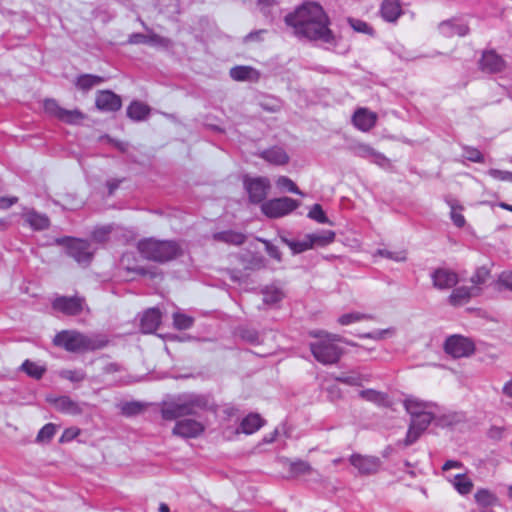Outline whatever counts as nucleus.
<instances>
[{
    "mask_svg": "<svg viewBox=\"0 0 512 512\" xmlns=\"http://www.w3.org/2000/svg\"><path fill=\"white\" fill-rule=\"evenodd\" d=\"M287 25L293 27L295 35L327 44H335V35L329 29V18L323 8L314 2H307L294 13L285 17Z\"/></svg>",
    "mask_w": 512,
    "mask_h": 512,
    "instance_id": "f257e3e1",
    "label": "nucleus"
},
{
    "mask_svg": "<svg viewBox=\"0 0 512 512\" xmlns=\"http://www.w3.org/2000/svg\"><path fill=\"white\" fill-rule=\"evenodd\" d=\"M207 404V399L203 395L184 393L163 402L161 415L165 420H175L184 416H195L199 411L206 409Z\"/></svg>",
    "mask_w": 512,
    "mask_h": 512,
    "instance_id": "f03ea898",
    "label": "nucleus"
},
{
    "mask_svg": "<svg viewBox=\"0 0 512 512\" xmlns=\"http://www.w3.org/2000/svg\"><path fill=\"white\" fill-rule=\"evenodd\" d=\"M137 249L146 260L166 263L183 255L182 245L175 240L145 238L138 242Z\"/></svg>",
    "mask_w": 512,
    "mask_h": 512,
    "instance_id": "7ed1b4c3",
    "label": "nucleus"
},
{
    "mask_svg": "<svg viewBox=\"0 0 512 512\" xmlns=\"http://www.w3.org/2000/svg\"><path fill=\"white\" fill-rule=\"evenodd\" d=\"M311 335L319 338L318 341L310 343L312 355L318 362L324 365L335 364L340 360L343 350L337 345V342H344L348 345L356 346L355 343L344 340L338 334L318 331L311 332Z\"/></svg>",
    "mask_w": 512,
    "mask_h": 512,
    "instance_id": "20e7f679",
    "label": "nucleus"
},
{
    "mask_svg": "<svg viewBox=\"0 0 512 512\" xmlns=\"http://www.w3.org/2000/svg\"><path fill=\"white\" fill-rule=\"evenodd\" d=\"M107 341L96 336H87L74 330H63L57 333L53 344L69 352H87L101 349Z\"/></svg>",
    "mask_w": 512,
    "mask_h": 512,
    "instance_id": "39448f33",
    "label": "nucleus"
},
{
    "mask_svg": "<svg viewBox=\"0 0 512 512\" xmlns=\"http://www.w3.org/2000/svg\"><path fill=\"white\" fill-rule=\"evenodd\" d=\"M56 242L67 247V253L80 264H88L93 256L90 244L86 240L64 237Z\"/></svg>",
    "mask_w": 512,
    "mask_h": 512,
    "instance_id": "423d86ee",
    "label": "nucleus"
},
{
    "mask_svg": "<svg viewBox=\"0 0 512 512\" xmlns=\"http://www.w3.org/2000/svg\"><path fill=\"white\" fill-rule=\"evenodd\" d=\"M299 203L289 197L271 199L262 203L261 210L269 218H279L295 210Z\"/></svg>",
    "mask_w": 512,
    "mask_h": 512,
    "instance_id": "0eeeda50",
    "label": "nucleus"
},
{
    "mask_svg": "<svg viewBox=\"0 0 512 512\" xmlns=\"http://www.w3.org/2000/svg\"><path fill=\"white\" fill-rule=\"evenodd\" d=\"M433 419L434 414L432 411L428 413H421L419 416L411 418L406 437L403 441H399L398 445L408 447L414 444L428 428Z\"/></svg>",
    "mask_w": 512,
    "mask_h": 512,
    "instance_id": "6e6552de",
    "label": "nucleus"
},
{
    "mask_svg": "<svg viewBox=\"0 0 512 512\" xmlns=\"http://www.w3.org/2000/svg\"><path fill=\"white\" fill-rule=\"evenodd\" d=\"M44 110L47 114L67 124H78L84 118V114L78 110H67L59 106L56 100L46 99L44 101Z\"/></svg>",
    "mask_w": 512,
    "mask_h": 512,
    "instance_id": "1a4fd4ad",
    "label": "nucleus"
},
{
    "mask_svg": "<svg viewBox=\"0 0 512 512\" xmlns=\"http://www.w3.org/2000/svg\"><path fill=\"white\" fill-rule=\"evenodd\" d=\"M350 464L358 471L360 475L376 474L382 465V461L377 456L362 455L354 453L349 457Z\"/></svg>",
    "mask_w": 512,
    "mask_h": 512,
    "instance_id": "9d476101",
    "label": "nucleus"
},
{
    "mask_svg": "<svg viewBox=\"0 0 512 512\" xmlns=\"http://www.w3.org/2000/svg\"><path fill=\"white\" fill-rule=\"evenodd\" d=\"M475 350L473 342L463 336H450L445 342V351L454 358L470 356Z\"/></svg>",
    "mask_w": 512,
    "mask_h": 512,
    "instance_id": "9b49d317",
    "label": "nucleus"
},
{
    "mask_svg": "<svg viewBox=\"0 0 512 512\" xmlns=\"http://www.w3.org/2000/svg\"><path fill=\"white\" fill-rule=\"evenodd\" d=\"M245 189L248 192L249 200L252 203H261L267 196L270 189V181L266 177L246 178Z\"/></svg>",
    "mask_w": 512,
    "mask_h": 512,
    "instance_id": "f8f14e48",
    "label": "nucleus"
},
{
    "mask_svg": "<svg viewBox=\"0 0 512 512\" xmlns=\"http://www.w3.org/2000/svg\"><path fill=\"white\" fill-rule=\"evenodd\" d=\"M84 300L80 297L58 296L52 302V308L66 315H77L83 310Z\"/></svg>",
    "mask_w": 512,
    "mask_h": 512,
    "instance_id": "ddd939ff",
    "label": "nucleus"
},
{
    "mask_svg": "<svg viewBox=\"0 0 512 512\" xmlns=\"http://www.w3.org/2000/svg\"><path fill=\"white\" fill-rule=\"evenodd\" d=\"M352 151L356 156L369 159L382 168H388L391 165L390 160L384 154L376 151L368 144L357 143L352 147Z\"/></svg>",
    "mask_w": 512,
    "mask_h": 512,
    "instance_id": "4468645a",
    "label": "nucleus"
},
{
    "mask_svg": "<svg viewBox=\"0 0 512 512\" xmlns=\"http://www.w3.org/2000/svg\"><path fill=\"white\" fill-rule=\"evenodd\" d=\"M204 430L205 427L201 422L194 419H183L176 422L172 432L182 438H196Z\"/></svg>",
    "mask_w": 512,
    "mask_h": 512,
    "instance_id": "2eb2a0df",
    "label": "nucleus"
},
{
    "mask_svg": "<svg viewBox=\"0 0 512 512\" xmlns=\"http://www.w3.org/2000/svg\"><path fill=\"white\" fill-rule=\"evenodd\" d=\"M433 286L438 290L453 288L459 281L458 274L446 268H437L431 274Z\"/></svg>",
    "mask_w": 512,
    "mask_h": 512,
    "instance_id": "dca6fc26",
    "label": "nucleus"
},
{
    "mask_svg": "<svg viewBox=\"0 0 512 512\" xmlns=\"http://www.w3.org/2000/svg\"><path fill=\"white\" fill-rule=\"evenodd\" d=\"M96 107L102 111H118L122 106L121 98L110 90H101L96 95Z\"/></svg>",
    "mask_w": 512,
    "mask_h": 512,
    "instance_id": "f3484780",
    "label": "nucleus"
},
{
    "mask_svg": "<svg viewBox=\"0 0 512 512\" xmlns=\"http://www.w3.org/2000/svg\"><path fill=\"white\" fill-rule=\"evenodd\" d=\"M505 61L495 51H484L479 60V68L485 73H497L504 69Z\"/></svg>",
    "mask_w": 512,
    "mask_h": 512,
    "instance_id": "a211bd4d",
    "label": "nucleus"
},
{
    "mask_svg": "<svg viewBox=\"0 0 512 512\" xmlns=\"http://www.w3.org/2000/svg\"><path fill=\"white\" fill-rule=\"evenodd\" d=\"M479 290L477 286H459L451 292L448 301L452 306H461L467 303L471 298L478 297Z\"/></svg>",
    "mask_w": 512,
    "mask_h": 512,
    "instance_id": "6ab92c4d",
    "label": "nucleus"
},
{
    "mask_svg": "<svg viewBox=\"0 0 512 512\" xmlns=\"http://www.w3.org/2000/svg\"><path fill=\"white\" fill-rule=\"evenodd\" d=\"M161 321V313L156 308L148 309L142 316L140 328L143 333H153Z\"/></svg>",
    "mask_w": 512,
    "mask_h": 512,
    "instance_id": "aec40b11",
    "label": "nucleus"
},
{
    "mask_svg": "<svg viewBox=\"0 0 512 512\" xmlns=\"http://www.w3.org/2000/svg\"><path fill=\"white\" fill-rule=\"evenodd\" d=\"M376 119L375 113L364 108L358 109L353 115L354 125L362 131H369L375 125Z\"/></svg>",
    "mask_w": 512,
    "mask_h": 512,
    "instance_id": "412c9836",
    "label": "nucleus"
},
{
    "mask_svg": "<svg viewBox=\"0 0 512 512\" xmlns=\"http://www.w3.org/2000/svg\"><path fill=\"white\" fill-rule=\"evenodd\" d=\"M260 157L273 165H285L289 161V156L286 151L278 146L262 151Z\"/></svg>",
    "mask_w": 512,
    "mask_h": 512,
    "instance_id": "4be33fe9",
    "label": "nucleus"
},
{
    "mask_svg": "<svg viewBox=\"0 0 512 512\" xmlns=\"http://www.w3.org/2000/svg\"><path fill=\"white\" fill-rule=\"evenodd\" d=\"M23 219L33 230H45L50 225V220L45 214H40L35 210H28L23 214Z\"/></svg>",
    "mask_w": 512,
    "mask_h": 512,
    "instance_id": "5701e85b",
    "label": "nucleus"
},
{
    "mask_svg": "<svg viewBox=\"0 0 512 512\" xmlns=\"http://www.w3.org/2000/svg\"><path fill=\"white\" fill-rule=\"evenodd\" d=\"M230 76L235 81L257 82L260 78V73L250 66H235L230 69Z\"/></svg>",
    "mask_w": 512,
    "mask_h": 512,
    "instance_id": "b1692460",
    "label": "nucleus"
},
{
    "mask_svg": "<svg viewBox=\"0 0 512 512\" xmlns=\"http://www.w3.org/2000/svg\"><path fill=\"white\" fill-rule=\"evenodd\" d=\"M380 13L384 20L395 22L402 14L399 0H383Z\"/></svg>",
    "mask_w": 512,
    "mask_h": 512,
    "instance_id": "393cba45",
    "label": "nucleus"
},
{
    "mask_svg": "<svg viewBox=\"0 0 512 512\" xmlns=\"http://www.w3.org/2000/svg\"><path fill=\"white\" fill-rule=\"evenodd\" d=\"M212 237L214 241L235 246L242 245L246 240V236L243 233L234 230L217 232Z\"/></svg>",
    "mask_w": 512,
    "mask_h": 512,
    "instance_id": "a878e982",
    "label": "nucleus"
},
{
    "mask_svg": "<svg viewBox=\"0 0 512 512\" xmlns=\"http://www.w3.org/2000/svg\"><path fill=\"white\" fill-rule=\"evenodd\" d=\"M439 28L441 33L445 36H465L469 32V28L466 24L453 20L442 22Z\"/></svg>",
    "mask_w": 512,
    "mask_h": 512,
    "instance_id": "bb28decb",
    "label": "nucleus"
},
{
    "mask_svg": "<svg viewBox=\"0 0 512 512\" xmlns=\"http://www.w3.org/2000/svg\"><path fill=\"white\" fill-rule=\"evenodd\" d=\"M404 407L409 413L411 418L419 416L421 413H428L431 411V404L423 402L416 398H407L404 401Z\"/></svg>",
    "mask_w": 512,
    "mask_h": 512,
    "instance_id": "cd10ccee",
    "label": "nucleus"
},
{
    "mask_svg": "<svg viewBox=\"0 0 512 512\" xmlns=\"http://www.w3.org/2000/svg\"><path fill=\"white\" fill-rule=\"evenodd\" d=\"M311 248L324 247L335 240V232L331 230H323L317 233L307 234Z\"/></svg>",
    "mask_w": 512,
    "mask_h": 512,
    "instance_id": "c85d7f7f",
    "label": "nucleus"
},
{
    "mask_svg": "<svg viewBox=\"0 0 512 512\" xmlns=\"http://www.w3.org/2000/svg\"><path fill=\"white\" fill-rule=\"evenodd\" d=\"M262 294L264 303L269 305L276 304L285 297L283 289L274 284L265 286L262 289Z\"/></svg>",
    "mask_w": 512,
    "mask_h": 512,
    "instance_id": "c756f323",
    "label": "nucleus"
},
{
    "mask_svg": "<svg viewBox=\"0 0 512 512\" xmlns=\"http://www.w3.org/2000/svg\"><path fill=\"white\" fill-rule=\"evenodd\" d=\"M54 406L58 411L72 415H77L82 412L80 406L67 396L55 399Z\"/></svg>",
    "mask_w": 512,
    "mask_h": 512,
    "instance_id": "7c9ffc66",
    "label": "nucleus"
},
{
    "mask_svg": "<svg viewBox=\"0 0 512 512\" xmlns=\"http://www.w3.org/2000/svg\"><path fill=\"white\" fill-rule=\"evenodd\" d=\"M264 424V420L258 414H249L245 417L241 424L240 430L245 434H252L260 429Z\"/></svg>",
    "mask_w": 512,
    "mask_h": 512,
    "instance_id": "2f4dec72",
    "label": "nucleus"
},
{
    "mask_svg": "<svg viewBox=\"0 0 512 512\" xmlns=\"http://www.w3.org/2000/svg\"><path fill=\"white\" fill-rule=\"evenodd\" d=\"M150 108L139 101L132 102L127 108V116L133 120L141 121L149 114Z\"/></svg>",
    "mask_w": 512,
    "mask_h": 512,
    "instance_id": "473e14b6",
    "label": "nucleus"
},
{
    "mask_svg": "<svg viewBox=\"0 0 512 512\" xmlns=\"http://www.w3.org/2000/svg\"><path fill=\"white\" fill-rule=\"evenodd\" d=\"M104 82V78L91 74L80 75L76 80V87L82 91H88L92 87Z\"/></svg>",
    "mask_w": 512,
    "mask_h": 512,
    "instance_id": "72a5a7b5",
    "label": "nucleus"
},
{
    "mask_svg": "<svg viewBox=\"0 0 512 512\" xmlns=\"http://www.w3.org/2000/svg\"><path fill=\"white\" fill-rule=\"evenodd\" d=\"M490 278V270L482 266L476 269L474 274L470 277L471 286H477L479 290V296L482 293V285L487 282Z\"/></svg>",
    "mask_w": 512,
    "mask_h": 512,
    "instance_id": "f704fd0d",
    "label": "nucleus"
},
{
    "mask_svg": "<svg viewBox=\"0 0 512 512\" xmlns=\"http://www.w3.org/2000/svg\"><path fill=\"white\" fill-rule=\"evenodd\" d=\"M143 27L148 32V44L153 47L160 48H169L172 44V41L169 38L160 36L154 33L150 28H148L144 22H142Z\"/></svg>",
    "mask_w": 512,
    "mask_h": 512,
    "instance_id": "c9c22d12",
    "label": "nucleus"
},
{
    "mask_svg": "<svg viewBox=\"0 0 512 512\" xmlns=\"http://www.w3.org/2000/svg\"><path fill=\"white\" fill-rule=\"evenodd\" d=\"M20 369L34 379H40L46 371L44 366L30 360H25Z\"/></svg>",
    "mask_w": 512,
    "mask_h": 512,
    "instance_id": "e433bc0d",
    "label": "nucleus"
},
{
    "mask_svg": "<svg viewBox=\"0 0 512 512\" xmlns=\"http://www.w3.org/2000/svg\"><path fill=\"white\" fill-rule=\"evenodd\" d=\"M447 204L451 209L450 216L454 225L457 227H463L465 225V218L461 213L463 207L459 205L455 199H448Z\"/></svg>",
    "mask_w": 512,
    "mask_h": 512,
    "instance_id": "4c0bfd02",
    "label": "nucleus"
},
{
    "mask_svg": "<svg viewBox=\"0 0 512 512\" xmlns=\"http://www.w3.org/2000/svg\"><path fill=\"white\" fill-rule=\"evenodd\" d=\"M288 464L289 472L294 477L308 475L313 470L310 464L303 460L289 461Z\"/></svg>",
    "mask_w": 512,
    "mask_h": 512,
    "instance_id": "58836bf2",
    "label": "nucleus"
},
{
    "mask_svg": "<svg viewBox=\"0 0 512 512\" xmlns=\"http://www.w3.org/2000/svg\"><path fill=\"white\" fill-rule=\"evenodd\" d=\"M281 240L292 250L294 254H299L306 250L312 249L311 242H309L307 234L301 241L290 240L285 237H281Z\"/></svg>",
    "mask_w": 512,
    "mask_h": 512,
    "instance_id": "ea45409f",
    "label": "nucleus"
},
{
    "mask_svg": "<svg viewBox=\"0 0 512 512\" xmlns=\"http://www.w3.org/2000/svg\"><path fill=\"white\" fill-rule=\"evenodd\" d=\"M452 484L460 494H468L473 488L472 481L464 474L455 475Z\"/></svg>",
    "mask_w": 512,
    "mask_h": 512,
    "instance_id": "a19ab883",
    "label": "nucleus"
},
{
    "mask_svg": "<svg viewBox=\"0 0 512 512\" xmlns=\"http://www.w3.org/2000/svg\"><path fill=\"white\" fill-rule=\"evenodd\" d=\"M334 379L337 382L350 385V386H361L365 378L359 374L352 372L350 374H341L338 376H335Z\"/></svg>",
    "mask_w": 512,
    "mask_h": 512,
    "instance_id": "79ce46f5",
    "label": "nucleus"
},
{
    "mask_svg": "<svg viewBox=\"0 0 512 512\" xmlns=\"http://www.w3.org/2000/svg\"><path fill=\"white\" fill-rule=\"evenodd\" d=\"M56 429L57 427L53 423H48L44 425L37 434L36 442H49L54 437Z\"/></svg>",
    "mask_w": 512,
    "mask_h": 512,
    "instance_id": "37998d69",
    "label": "nucleus"
},
{
    "mask_svg": "<svg viewBox=\"0 0 512 512\" xmlns=\"http://www.w3.org/2000/svg\"><path fill=\"white\" fill-rule=\"evenodd\" d=\"M308 217L320 224L333 225V223L328 219L321 205L319 204H314L312 206L311 210L308 213Z\"/></svg>",
    "mask_w": 512,
    "mask_h": 512,
    "instance_id": "c03bdc74",
    "label": "nucleus"
},
{
    "mask_svg": "<svg viewBox=\"0 0 512 512\" xmlns=\"http://www.w3.org/2000/svg\"><path fill=\"white\" fill-rule=\"evenodd\" d=\"M276 185L278 188L282 190H287L298 195H303V193L299 190L296 184L286 176H280L276 181Z\"/></svg>",
    "mask_w": 512,
    "mask_h": 512,
    "instance_id": "a18cd8bd",
    "label": "nucleus"
},
{
    "mask_svg": "<svg viewBox=\"0 0 512 512\" xmlns=\"http://www.w3.org/2000/svg\"><path fill=\"white\" fill-rule=\"evenodd\" d=\"M173 323L177 329L185 330L192 326L193 318H191L185 314L175 313L173 315Z\"/></svg>",
    "mask_w": 512,
    "mask_h": 512,
    "instance_id": "49530a36",
    "label": "nucleus"
},
{
    "mask_svg": "<svg viewBox=\"0 0 512 512\" xmlns=\"http://www.w3.org/2000/svg\"><path fill=\"white\" fill-rule=\"evenodd\" d=\"M463 156L474 163H483L484 162V156L483 154L476 148L470 147V146H464L463 147Z\"/></svg>",
    "mask_w": 512,
    "mask_h": 512,
    "instance_id": "de8ad7c7",
    "label": "nucleus"
},
{
    "mask_svg": "<svg viewBox=\"0 0 512 512\" xmlns=\"http://www.w3.org/2000/svg\"><path fill=\"white\" fill-rule=\"evenodd\" d=\"M487 174L497 180V181H502V182H510L512 183V172L511 171H506V170H500V169H495V168H491L487 171Z\"/></svg>",
    "mask_w": 512,
    "mask_h": 512,
    "instance_id": "09e8293b",
    "label": "nucleus"
},
{
    "mask_svg": "<svg viewBox=\"0 0 512 512\" xmlns=\"http://www.w3.org/2000/svg\"><path fill=\"white\" fill-rule=\"evenodd\" d=\"M60 376L71 382H81L85 379L86 374L83 370H62Z\"/></svg>",
    "mask_w": 512,
    "mask_h": 512,
    "instance_id": "8fccbe9b",
    "label": "nucleus"
},
{
    "mask_svg": "<svg viewBox=\"0 0 512 512\" xmlns=\"http://www.w3.org/2000/svg\"><path fill=\"white\" fill-rule=\"evenodd\" d=\"M369 317L365 314L353 312V313H347L339 317L338 322L341 325H349L354 322H358L364 319H368Z\"/></svg>",
    "mask_w": 512,
    "mask_h": 512,
    "instance_id": "3c124183",
    "label": "nucleus"
},
{
    "mask_svg": "<svg viewBox=\"0 0 512 512\" xmlns=\"http://www.w3.org/2000/svg\"><path fill=\"white\" fill-rule=\"evenodd\" d=\"M377 254L382 257L394 260L396 262H404L407 258L406 251H404V250L393 252V251H389L387 249H380L377 251Z\"/></svg>",
    "mask_w": 512,
    "mask_h": 512,
    "instance_id": "603ef678",
    "label": "nucleus"
},
{
    "mask_svg": "<svg viewBox=\"0 0 512 512\" xmlns=\"http://www.w3.org/2000/svg\"><path fill=\"white\" fill-rule=\"evenodd\" d=\"M143 410V405L139 402H126L121 406L122 414L132 416L140 413Z\"/></svg>",
    "mask_w": 512,
    "mask_h": 512,
    "instance_id": "864d4df0",
    "label": "nucleus"
},
{
    "mask_svg": "<svg viewBox=\"0 0 512 512\" xmlns=\"http://www.w3.org/2000/svg\"><path fill=\"white\" fill-rule=\"evenodd\" d=\"M359 396L367 401L380 403L384 400V395L373 389L362 390L359 393Z\"/></svg>",
    "mask_w": 512,
    "mask_h": 512,
    "instance_id": "5fc2aeb1",
    "label": "nucleus"
},
{
    "mask_svg": "<svg viewBox=\"0 0 512 512\" xmlns=\"http://www.w3.org/2000/svg\"><path fill=\"white\" fill-rule=\"evenodd\" d=\"M348 22H349L350 26L357 32L366 33V34L372 33V28L369 27V25L362 20L349 18Z\"/></svg>",
    "mask_w": 512,
    "mask_h": 512,
    "instance_id": "6e6d98bb",
    "label": "nucleus"
},
{
    "mask_svg": "<svg viewBox=\"0 0 512 512\" xmlns=\"http://www.w3.org/2000/svg\"><path fill=\"white\" fill-rule=\"evenodd\" d=\"M475 499L478 503L487 506L492 503L493 495L487 490H479L475 494Z\"/></svg>",
    "mask_w": 512,
    "mask_h": 512,
    "instance_id": "4d7b16f0",
    "label": "nucleus"
},
{
    "mask_svg": "<svg viewBox=\"0 0 512 512\" xmlns=\"http://www.w3.org/2000/svg\"><path fill=\"white\" fill-rule=\"evenodd\" d=\"M263 243L265 244L266 246V252L268 253V255L275 259L276 261L278 262H281L282 260V254L281 252L279 251L278 247H276L275 245L271 244L269 241L267 240H263Z\"/></svg>",
    "mask_w": 512,
    "mask_h": 512,
    "instance_id": "13d9d810",
    "label": "nucleus"
},
{
    "mask_svg": "<svg viewBox=\"0 0 512 512\" xmlns=\"http://www.w3.org/2000/svg\"><path fill=\"white\" fill-rule=\"evenodd\" d=\"M111 231L109 226L97 228L93 232V239L97 242H105Z\"/></svg>",
    "mask_w": 512,
    "mask_h": 512,
    "instance_id": "bf43d9fd",
    "label": "nucleus"
},
{
    "mask_svg": "<svg viewBox=\"0 0 512 512\" xmlns=\"http://www.w3.org/2000/svg\"><path fill=\"white\" fill-rule=\"evenodd\" d=\"M498 284L512 291V271L501 273L498 278Z\"/></svg>",
    "mask_w": 512,
    "mask_h": 512,
    "instance_id": "052dcab7",
    "label": "nucleus"
},
{
    "mask_svg": "<svg viewBox=\"0 0 512 512\" xmlns=\"http://www.w3.org/2000/svg\"><path fill=\"white\" fill-rule=\"evenodd\" d=\"M129 44H148V33H133L128 38Z\"/></svg>",
    "mask_w": 512,
    "mask_h": 512,
    "instance_id": "680f3d73",
    "label": "nucleus"
},
{
    "mask_svg": "<svg viewBox=\"0 0 512 512\" xmlns=\"http://www.w3.org/2000/svg\"><path fill=\"white\" fill-rule=\"evenodd\" d=\"M242 338L251 344L259 343V334L255 330H244L241 334Z\"/></svg>",
    "mask_w": 512,
    "mask_h": 512,
    "instance_id": "e2e57ef3",
    "label": "nucleus"
},
{
    "mask_svg": "<svg viewBox=\"0 0 512 512\" xmlns=\"http://www.w3.org/2000/svg\"><path fill=\"white\" fill-rule=\"evenodd\" d=\"M17 197H0V208L7 209L17 203Z\"/></svg>",
    "mask_w": 512,
    "mask_h": 512,
    "instance_id": "0e129e2a",
    "label": "nucleus"
},
{
    "mask_svg": "<svg viewBox=\"0 0 512 512\" xmlns=\"http://www.w3.org/2000/svg\"><path fill=\"white\" fill-rule=\"evenodd\" d=\"M79 434V430L77 429H67L62 437H61V442H64V441H69V440H72L73 438H75L77 435Z\"/></svg>",
    "mask_w": 512,
    "mask_h": 512,
    "instance_id": "69168bd1",
    "label": "nucleus"
},
{
    "mask_svg": "<svg viewBox=\"0 0 512 512\" xmlns=\"http://www.w3.org/2000/svg\"><path fill=\"white\" fill-rule=\"evenodd\" d=\"M389 332H390V330L387 329V330H382V331L365 334L364 337L380 340V339H383L385 337V335L388 334Z\"/></svg>",
    "mask_w": 512,
    "mask_h": 512,
    "instance_id": "338daca9",
    "label": "nucleus"
},
{
    "mask_svg": "<svg viewBox=\"0 0 512 512\" xmlns=\"http://www.w3.org/2000/svg\"><path fill=\"white\" fill-rule=\"evenodd\" d=\"M502 391L507 397L512 398V380L504 385Z\"/></svg>",
    "mask_w": 512,
    "mask_h": 512,
    "instance_id": "774afa93",
    "label": "nucleus"
}]
</instances>
